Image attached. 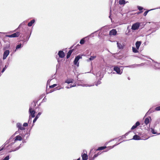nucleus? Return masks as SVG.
<instances>
[{"label":"nucleus","instance_id":"nucleus-1","mask_svg":"<svg viewBox=\"0 0 160 160\" xmlns=\"http://www.w3.org/2000/svg\"><path fill=\"white\" fill-rule=\"evenodd\" d=\"M18 133L19 132L18 131L16 132L7 141L5 144L2 145V148H0V151L4 149V147L6 145L8 144L10 142V143L9 145L8 146H12L16 142V141H14V138H13L15 134Z\"/></svg>","mask_w":160,"mask_h":160},{"label":"nucleus","instance_id":"nucleus-2","mask_svg":"<svg viewBox=\"0 0 160 160\" xmlns=\"http://www.w3.org/2000/svg\"><path fill=\"white\" fill-rule=\"evenodd\" d=\"M36 105L34 102H33L31 103V105L30 106L29 112L32 118L35 117V111L33 110L34 108L35 107Z\"/></svg>","mask_w":160,"mask_h":160},{"label":"nucleus","instance_id":"nucleus-3","mask_svg":"<svg viewBox=\"0 0 160 160\" xmlns=\"http://www.w3.org/2000/svg\"><path fill=\"white\" fill-rule=\"evenodd\" d=\"M140 26V23L139 22H136L132 25L131 29L133 30H138Z\"/></svg>","mask_w":160,"mask_h":160},{"label":"nucleus","instance_id":"nucleus-4","mask_svg":"<svg viewBox=\"0 0 160 160\" xmlns=\"http://www.w3.org/2000/svg\"><path fill=\"white\" fill-rule=\"evenodd\" d=\"M81 58H82V57L80 55H78L77 56L75 57L74 61V64L78 67L79 66V63L78 62V61L79 59Z\"/></svg>","mask_w":160,"mask_h":160},{"label":"nucleus","instance_id":"nucleus-5","mask_svg":"<svg viewBox=\"0 0 160 160\" xmlns=\"http://www.w3.org/2000/svg\"><path fill=\"white\" fill-rule=\"evenodd\" d=\"M113 70L116 71L117 74H118L121 75L122 73V70H121L120 68L117 66H114Z\"/></svg>","mask_w":160,"mask_h":160},{"label":"nucleus","instance_id":"nucleus-6","mask_svg":"<svg viewBox=\"0 0 160 160\" xmlns=\"http://www.w3.org/2000/svg\"><path fill=\"white\" fill-rule=\"evenodd\" d=\"M20 34V33L19 32H17L11 35H6V37L9 38H15L18 37Z\"/></svg>","mask_w":160,"mask_h":160},{"label":"nucleus","instance_id":"nucleus-7","mask_svg":"<svg viewBox=\"0 0 160 160\" xmlns=\"http://www.w3.org/2000/svg\"><path fill=\"white\" fill-rule=\"evenodd\" d=\"M96 76L97 79H102L103 77V74L101 72L99 71L96 73Z\"/></svg>","mask_w":160,"mask_h":160},{"label":"nucleus","instance_id":"nucleus-8","mask_svg":"<svg viewBox=\"0 0 160 160\" xmlns=\"http://www.w3.org/2000/svg\"><path fill=\"white\" fill-rule=\"evenodd\" d=\"M9 53V51L8 50H6L4 51L3 54V59H5Z\"/></svg>","mask_w":160,"mask_h":160},{"label":"nucleus","instance_id":"nucleus-9","mask_svg":"<svg viewBox=\"0 0 160 160\" xmlns=\"http://www.w3.org/2000/svg\"><path fill=\"white\" fill-rule=\"evenodd\" d=\"M16 126L18 128V130H24L25 129V128L22 126V124L19 122L17 123Z\"/></svg>","mask_w":160,"mask_h":160},{"label":"nucleus","instance_id":"nucleus-10","mask_svg":"<svg viewBox=\"0 0 160 160\" xmlns=\"http://www.w3.org/2000/svg\"><path fill=\"white\" fill-rule=\"evenodd\" d=\"M58 55L60 58H63L65 56V53L62 51H59L58 52Z\"/></svg>","mask_w":160,"mask_h":160},{"label":"nucleus","instance_id":"nucleus-11","mask_svg":"<svg viewBox=\"0 0 160 160\" xmlns=\"http://www.w3.org/2000/svg\"><path fill=\"white\" fill-rule=\"evenodd\" d=\"M117 32L115 29H113L109 32L110 35H115L117 34Z\"/></svg>","mask_w":160,"mask_h":160},{"label":"nucleus","instance_id":"nucleus-12","mask_svg":"<svg viewBox=\"0 0 160 160\" xmlns=\"http://www.w3.org/2000/svg\"><path fill=\"white\" fill-rule=\"evenodd\" d=\"M42 112H39L38 113L37 115H36L33 121V123H35L37 119L38 118L40 117V115L41 114Z\"/></svg>","mask_w":160,"mask_h":160},{"label":"nucleus","instance_id":"nucleus-13","mask_svg":"<svg viewBox=\"0 0 160 160\" xmlns=\"http://www.w3.org/2000/svg\"><path fill=\"white\" fill-rule=\"evenodd\" d=\"M140 124V123L138 121L136 123H135V125H134L132 126V127L131 129V130H133L135 128H136L138 126H139Z\"/></svg>","mask_w":160,"mask_h":160},{"label":"nucleus","instance_id":"nucleus-14","mask_svg":"<svg viewBox=\"0 0 160 160\" xmlns=\"http://www.w3.org/2000/svg\"><path fill=\"white\" fill-rule=\"evenodd\" d=\"M14 141H21L22 139V138L21 136H20L19 135H18L16 136L15 138H14Z\"/></svg>","mask_w":160,"mask_h":160},{"label":"nucleus","instance_id":"nucleus-15","mask_svg":"<svg viewBox=\"0 0 160 160\" xmlns=\"http://www.w3.org/2000/svg\"><path fill=\"white\" fill-rule=\"evenodd\" d=\"M141 44V41H137L135 43V45L136 47V48H137V49H139V48Z\"/></svg>","mask_w":160,"mask_h":160},{"label":"nucleus","instance_id":"nucleus-16","mask_svg":"<svg viewBox=\"0 0 160 160\" xmlns=\"http://www.w3.org/2000/svg\"><path fill=\"white\" fill-rule=\"evenodd\" d=\"M154 63V65L155 68L160 69V63L156 62Z\"/></svg>","mask_w":160,"mask_h":160},{"label":"nucleus","instance_id":"nucleus-17","mask_svg":"<svg viewBox=\"0 0 160 160\" xmlns=\"http://www.w3.org/2000/svg\"><path fill=\"white\" fill-rule=\"evenodd\" d=\"M132 139L135 140H139L141 139V138L138 135H136L133 136V138Z\"/></svg>","mask_w":160,"mask_h":160},{"label":"nucleus","instance_id":"nucleus-18","mask_svg":"<svg viewBox=\"0 0 160 160\" xmlns=\"http://www.w3.org/2000/svg\"><path fill=\"white\" fill-rule=\"evenodd\" d=\"M117 47L119 49H122L123 48V46L120 43L117 42Z\"/></svg>","mask_w":160,"mask_h":160},{"label":"nucleus","instance_id":"nucleus-19","mask_svg":"<svg viewBox=\"0 0 160 160\" xmlns=\"http://www.w3.org/2000/svg\"><path fill=\"white\" fill-rule=\"evenodd\" d=\"M35 22V20L33 19L28 24V25L29 27H31L32 26V24Z\"/></svg>","mask_w":160,"mask_h":160},{"label":"nucleus","instance_id":"nucleus-20","mask_svg":"<svg viewBox=\"0 0 160 160\" xmlns=\"http://www.w3.org/2000/svg\"><path fill=\"white\" fill-rule=\"evenodd\" d=\"M73 80L72 79H68L66 80L65 81V83H67L68 84H69L71 83H72L73 82Z\"/></svg>","mask_w":160,"mask_h":160},{"label":"nucleus","instance_id":"nucleus-21","mask_svg":"<svg viewBox=\"0 0 160 160\" xmlns=\"http://www.w3.org/2000/svg\"><path fill=\"white\" fill-rule=\"evenodd\" d=\"M82 159L83 160H87L88 159V156L86 154L84 153L82 155Z\"/></svg>","mask_w":160,"mask_h":160},{"label":"nucleus","instance_id":"nucleus-22","mask_svg":"<svg viewBox=\"0 0 160 160\" xmlns=\"http://www.w3.org/2000/svg\"><path fill=\"white\" fill-rule=\"evenodd\" d=\"M72 52V50H70L67 53V56H66L67 58V59L68 58L70 57Z\"/></svg>","mask_w":160,"mask_h":160},{"label":"nucleus","instance_id":"nucleus-23","mask_svg":"<svg viewBox=\"0 0 160 160\" xmlns=\"http://www.w3.org/2000/svg\"><path fill=\"white\" fill-rule=\"evenodd\" d=\"M149 131L150 132H151L152 134H157V132H156L154 129L152 128H151L149 129Z\"/></svg>","mask_w":160,"mask_h":160},{"label":"nucleus","instance_id":"nucleus-24","mask_svg":"<svg viewBox=\"0 0 160 160\" xmlns=\"http://www.w3.org/2000/svg\"><path fill=\"white\" fill-rule=\"evenodd\" d=\"M128 2H126L124 0H120L119 2V4L120 5H124L126 3Z\"/></svg>","mask_w":160,"mask_h":160},{"label":"nucleus","instance_id":"nucleus-25","mask_svg":"<svg viewBox=\"0 0 160 160\" xmlns=\"http://www.w3.org/2000/svg\"><path fill=\"white\" fill-rule=\"evenodd\" d=\"M94 84H82L80 85L82 87H91L92 86H94Z\"/></svg>","mask_w":160,"mask_h":160},{"label":"nucleus","instance_id":"nucleus-26","mask_svg":"<svg viewBox=\"0 0 160 160\" xmlns=\"http://www.w3.org/2000/svg\"><path fill=\"white\" fill-rule=\"evenodd\" d=\"M126 67H128L131 68H135L137 67V64H134L133 65H132L129 66H126Z\"/></svg>","mask_w":160,"mask_h":160},{"label":"nucleus","instance_id":"nucleus-27","mask_svg":"<svg viewBox=\"0 0 160 160\" xmlns=\"http://www.w3.org/2000/svg\"><path fill=\"white\" fill-rule=\"evenodd\" d=\"M138 49H137V48H136L134 47H132V50L133 52L134 53H137L138 52Z\"/></svg>","mask_w":160,"mask_h":160},{"label":"nucleus","instance_id":"nucleus-28","mask_svg":"<svg viewBox=\"0 0 160 160\" xmlns=\"http://www.w3.org/2000/svg\"><path fill=\"white\" fill-rule=\"evenodd\" d=\"M146 125H148L149 122V119L148 118H146L144 121Z\"/></svg>","mask_w":160,"mask_h":160},{"label":"nucleus","instance_id":"nucleus-29","mask_svg":"<svg viewBox=\"0 0 160 160\" xmlns=\"http://www.w3.org/2000/svg\"><path fill=\"white\" fill-rule=\"evenodd\" d=\"M106 148V146L101 147H99L97 149L96 151L102 150Z\"/></svg>","mask_w":160,"mask_h":160},{"label":"nucleus","instance_id":"nucleus-30","mask_svg":"<svg viewBox=\"0 0 160 160\" xmlns=\"http://www.w3.org/2000/svg\"><path fill=\"white\" fill-rule=\"evenodd\" d=\"M86 38V37L83 38L81 40L80 42V43L81 44H84L85 42V41L84 40V39Z\"/></svg>","mask_w":160,"mask_h":160},{"label":"nucleus","instance_id":"nucleus-31","mask_svg":"<svg viewBox=\"0 0 160 160\" xmlns=\"http://www.w3.org/2000/svg\"><path fill=\"white\" fill-rule=\"evenodd\" d=\"M146 64V63H142L140 64H137V67H139L142 66Z\"/></svg>","mask_w":160,"mask_h":160},{"label":"nucleus","instance_id":"nucleus-32","mask_svg":"<svg viewBox=\"0 0 160 160\" xmlns=\"http://www.w3.org/2000/svg\"><path fill=\"white\" fill-rule=\"evenodd\" d=\"M20 148V146H19L18 147H17L16 148V149H12L11 151H9L8 152H14V151H16L18 150Z\"/></svg>","mask_w":160,"mask_h":160},{"label":"nucleus","instance_id":"nucleus-33","mask_svg":"<svg viewBox=\"0 0 160 160\" xmlns=\"http://www.w3.org/2000/svg\"><path fill=\"white\" fill-rule=\"evenodd\" d=\"M101 79H98V80L95 83V85L96 86H98V85L101 83Z\"/></svg>","mask_w":160,"mask_h":160},{"label":"nucleus","instance_id":"nucleus-34","mask_svg":"<svg viewBox=\"0 0 160 160\" xmlns=\"http://www.w3.org/2000/svg\"><path fill=\"white\" fill-rule=\"evenodd\" d=\"M96 56H91L90 58H89V61H92L95 58H96Z\"/></svg>","mask_w":160,"mask_h":160},{"label":"nucleus","instance_id":"nucleus-35","mask_svg":"<svg viewBox=\"0 0 160 160\" xmlns=\"http://www.w3.org/2000/svg\"><path fill=\"white\" fill-rule=\"evenodd\" d=\"M154 9H150V10H147V11H146L144 13L143 15L144 16H146L147 15V13H148V12H149V11H151V10H154Z\"/></svg>","mask_w":160,"mask_h":160},{"label":"nucleus","instance_id":"nucleus-36","mask_svg":"<svg viewBox=\"0 0 160 160\" xmlns=\"http://www.w3.org/2000/svg\"><path fill=\"white\" fill-rule=\"evenodd\" d=\"M22 47V44H20L18 45H17L16 47V49L15 51H16V50Z\"/></svg>","mask_w":160,"mask_h":160},{"label":"nucleus","instance_id":"nucleus-37","mask_svg":"<svg viewBox=\"0 0 160 160\" xmlns=\"http://www.w3.org/2000/svg\"><path fill=\"white\" fill-rule=\"evenodd\" d=\"M8 67V65H5V67L2 69V70L1 72L2 73L3 72H4V71H5V69L7 68Z\"/></svg>","mask_w":160,"mask_h":160},{"label":"nucleus","instance_id":"nucleus-38","mask_svg":"<svg viewBox=\"0 0 160 160\" xmlns=\"http://www.w3.org/2000/svg\"><path fill=\"white\" fill-rule=\"evenodd\" d=\"M137 8L139 11H141L143 9V7L140 6H138Z\"/></svg>","mask_w":160,"mask_h":160},{"label":"nucleus","instance_id":"nucleus-39","mask_svg":"<svg viewBox=\"0 0 160 160\" xmlns=\"http://www.w3.org/2000/svg\"><path fill=\"white\" fill-rule=\"evenodd\" d=\"M9 155L5 157L2 160H9Z\"/></svg>","mask_w":160,"mask_h":160},{"label":"nucleus","instance_id":"nucleus-40","mask_svg":"<svg viewBox=\"0 0 160 160\" xmlns=\"http://www.w3.org/2000/svg\"><path fill=\"white\" fill-rule=\"evenodd\" d=\"M29 135H28L26 137V139H22L23 140H22V142L23 143L24 142H26V140L27 139V138H28V137H29Z\"/></svg>","mask_w":160,"mask_h":160},{"label":"nucleus","instance_id":"nucleus-41","mask_svg":"<svg viewBox=\"0 0 160 160\" xmlns=\"http://www.w3.org/2000/svg\"><path fill=\"white\" fill-rule=\"evenodd\" d=\"M119 144V143H118V144H115L113 146H111V147H109V149H112V148H113L115 146H116V145Z\"/></svg>","mask_w":160,"mask_h":160},{"label":"nucleus","instance_id":"nucleus-42","mask_svg":"<svg viewBox=\"0 0 160 160\" xmlns=\"http://www.w3.org/2000/svg\"><path fill=\"white\" fill-rule=\"evenodd\" d=\"M155 110L157 111H160V106L156 107L155 108Z\"/></svg>","mask_w":160,"mask_h":160},{"label":"nucleus","instance_id":"nucleus-43","mask_svg":"<svg viewBox=\"0 0 160 160\" xmlns=\"http://www.w3.org/2000/svg\"><path fill=\"white\" fill-rule=\"evenodd\" d=\"M27 21H24L23 22H22L19 25V26H20L21 25H24L26 24V23L27 22Z\"/></svg>","mask_w":160,"mask_h":160},{"label":"nucleus","instance_id":"nucleus-44","mask_svg":"<svg viewBox=\"0 0 160 160\" xmlns=\"http://www.w3.org/2000/svg\"><path fill=\"white\" fill-rule=\"evenodd\" d=\"M57 86V84H54L50 86L49 87L50 88H53L56 87Z\"/></svg>","mask_w":160,"mask_h":160},{"label":"nucleus","instance_id":"nucleus-45","mask_svg":"<svg viewBox=\"0 0 160 160\" xmlns=\"http://www.w3.org/2000/svg\"><path fill=\"white\" fill-rule=\"evenodd\" d=\"M32 122V118L30 117V116L29 117V118L28 120V123H31Z\"/></svg>","mask_w":160,"mask_h":160},{"label":"nucleus","instance_id":"nucleus-46","mask_svg":"<svg viewBox=\"0 0 160 160\" xmlns=\"http://www.w3.org/2000/svg\"><path fill=\"white\" fill-rule=\"evenodd\" d=\"M131 132V131H129V132H128L126 133L124 135L122 136V137H125L126 136H127L128 135V133H129L130 132Z\"/></svg>","mask_w":160,"mask_h":160},{"label":"nucleus","instance_id":"nucleus-47","mask_svg":"<svg viewBox=\"0 0 160 160\" xmlns=\"http://www.w3.org/2000/svg\"><path fill=\"white\" fill-rule=\"evenodd\" d=\"M28 126V124L27 123L25 122L23 123V127H27Z\"/></svg>","mask_w":160,"mask_h":160},{"label":"nucleus","instance_id":"nucleus-48","mask_svg":"<svg viewBox=\"0 0 160 160\" xmlns=\"http://www.w3.org/2000/svg\"><path fill=\"white\" fill-rule=\"evenodd\" d=\"M47 100V98L45 97L42 100V101H43L44 102H45Z\"/></svg>","mask_w":160,"mask_h":160},{"label":"nucleus","instance_id":"nucleus-49","mask_svg":"<svg viewBox=\"0 0 160 160\" xmlns=\"http://www.w3.org/2000/svg\"><path fill=\"white\" fill-rule=\"evenodd\" d=\"M25 135H22V139H24V137H25Z\"/></svg>","mask_w":160,"mask_h":160},{"label":"nucleus","instance_id":"nucleus-50","mask_svg":"<svg viewBox=\"0 0 160 160\" xmlns=\"http://www.w3.org/2000/svg\"><path fill=\"white\" fill-rule=\"evenodd\" d=\"M2 61L1 60L0 61V67L2 65Z\"/></svg>","mask_w":160,"mask_h":160},{"label":"nucleus","instance_id":"nucleus-51","mask_svg":"<svg viewBox=\"0 0 160 160\" xmlns=\"http://www.w3.org/2000/svg\"><path fill=\"white\" fill-rule=\"evenodd\" d=\"M123 137H122L121 138H120V139H119V141H120V140H122V138H123Z\"/></svg>","mask_w":160,"mask_h":160},{"label":"nucleus","instance_id":"nucleus-52","mask_svg":"<svg viewBox=\"0 0 160 160\" xmlns=\"http://www.w3.org/2000/svg\"><path fill=\"white\" fill-rule=\"evenodd\" d=\"M73 87H74V86H72V85H70V88H72Z\"/></svg>","mask_w":160,"mask_h":160},{"label":"nucleus","instance_id":"nucleus-53","mask_svg":"<svg viewBox=\"0 0 160 160\" xmlns=\"http://www.w3.org/2000/svg\"><path fill=\"white\" fill-rule=\"evenodd\" d=\"M101 153H100L99 152L98 153H97V154L98 155V156L99 155L101 154Z\"/></svg>","mask_w":160,"mask_h":160},{"label":"nucleus","instance_id":"nucleus-54","mask_svg":"<svg viewBox=\"0 0 160 160\" xmlns=\"http://www.w3.org/2000/svg\"><path fill=\"white\" fill-rule=\"evenodd\" d=\"M142 12V11H140V12H138V14H139V13H141Z\"/></svg>","mask_w":160,"mask_h":160},{"label":"nucleus","instance_id":"nucleus-55","mask_svg":"<svg viewBox=\"0 0 160 160\" xmlns=\"http://www.w3.org/2000/svg\"><path fill=\"white\" fill-rule=\"evenodd\" d=\"M66 88H70V87H69L68 86H67L66 87Z\"/></svg>","mask_w":160,"mask_h":160},{"label":"nucleus","instance_id":"nucleus-56","mask_svg":"<svg viewBox=\"0 0 160 160\" xmlns=\"http://www.w3.org/2000/svg\"><path fill=\"white\" fill-rule=\"evenodd\" d=\"M72 86H74V87L76 86V84H74Z\"/></svg>","mask_w":160,"mask_h":160},{"label":"nucleus","instance_id":"nucleus-57","mask_svg":"<svg viewBox=\"0 0 160 160\" xmlns=\"http://www.w3.org/2000/svg\"><path fill=\"white\" fill-rule=\"evenodd\" d=\"M128 80H130V78H129V77H128Z\"/></svg>","mask_w":160,"mask_h":160},{"label":"nucleus","instance_id":"nucleus-58","mask_svg":"<svg viewBox=\"0 0 160 160\" xmlns=\"http://www.w3.org/2000/svg\"><path fill=\"white\" fill-rule=\"evenodd\" d=\"M29 37H30V36L28 37V39H29Z\"/></svg>","mask_w":160,"mask_h":160},{"label":"nucleus","instance_id":"nucleus-59","mask_svg":"<svg viewBox=\"0 0 160 160\" xmlns=\"http://www.w3.org/2000/svg\"><path fill=\"white\" fill-rule=\"evenodd\" d=\"M158 134H160V133Z\"/></svg>","mask_w":160,"mask_h":160},{"label":"nucleus","instance_id":"nucleus-60","mask_svg":"<svg viewBox=\"0 0 160 160\" xmlns=\"http://www.w3.org/2000/svg\"><path fill=\"white\" fill-rule=\"evenodd\" d=\"M158 8L160 9V7Z\"/></svg>","mask_w":160,"mask_h":160},{"label":"nucleus","instance_id":"nucleus-61","mask_svg":"<svg viewBox=\"0 0 160 160\" xmlns=\"http://www.w3.org/2000/svg\"><path fill=\"white\" fill-rule=\"evenodd\" d=\"M110 16H109V18H110Z\"/></svg>","mask_w":160,"mask_h":160},{"label":"nucleus","instance_id":"nucleus-62","mask_svg":"<svg viewBox=\"0 0 160 160\" xmlns=\"http://www.w3.org/2000/svg\"><path fill=\"white\" fill-rule=\"evenodd\" d=\"M1 32H0V33H1Z\"/></svg>","mask_w":160,"mask_h":160}]
</instances>
